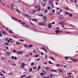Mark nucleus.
<instances>
[{
  "label": "nucleus",
  "instance_id": "1",
  "mask_svg": "<svg viewBox=\"0 0 78 78\" xmlns=\"http://www.w3.org/2000/svg\"><path fill=\"white\" fill-rule=\"evenodd\" d=\"M36 12V10H35L33 11H31L29 12V14H32L35 13Z\"/></svg>",
  "mask_w": 78,
  "mask_h": 78
},
{
  "label": "nucleus",
  "instance_id": "2",
  "mask_svg": "<svg viewBox=\"0 0 78 78\" xmlns=\"http://www.w3.org/2000/svg\"><path fill=\"white\" fill-rule=\"evenodd\" d=\"M38 24V25L41 26H44L46 24V23H39Z\"/></svg>",
  "mask_w": 78,
  "mask_h": 78
},
{
  "label": "nucleus",
  "instance_id": "3",
  "mask_svg": "<svg viewBox=\"0 0 78 78\" xmlns=\"http://www.w3.org/2000/svg\"><path fill=\"white\" fill-rule=\"evenodd\" d=\"M58 24L59 25H64L66 24L64 22V21H61L59 22Z\"/></svg>",
  "mask_w": 78,
  "mask_h": 78
},
{
  "label": "nucleus",
  "instance_id": "4",
  "mask_svg": "<svg viewBox=\"0 0 78 78\" xmlns=\"http://www.w3.org/2000/svg\"><path fill=\"white\" fill-rule=\"evenodd\" d=\"M10 5L11 6H10V9H12V11L14 10V5L12 4H10Z\"/></svg>",
  "mask_w": 78,
  "mask_h": 78
},
{
  "label": "nucleus",
  "instance_id": "5",
  "mask_svg": "<svg viewBox=\"0 0 78 78\" xmlns=\"http://www.w3.org/2000/svg\"><path fill=\"white\" fill-rule=\"evenodd\" d=\"M25 64L24 63H22L21 64L20 67L21 68H24L25 67Z\"/></svg>",
  "mask_w": 78,
  "mask_h": 78
},
{
  "label": "nucleus",
  "instance_id": "6",
  "mask_svg": "<svg viewBox=\"0 0 78 78\" xmlns=\"http://www.w3.org/2000/svg\"><path fill=\"white\" fill-rule=\"evenodd\" d=\"M71 60L73 61V62H78V60L76 59L75 58V59H73V58H71Z\"/></svg>",
  "mask_w": 78,
  "mask_h": 78
},
{
  "label": "nucleus",
  "instance_id": "7",
  "mask_svg": "<svg viewBox=\"0 0 78 78\" xmlns=\"http://www.w3.org/2000/svg\"><path fill=\"white\" fill-rule=\"evenodd\" d=\"M41 49L44 50V51L46 53H47L48 52L46 48H45L44 47L42 48H41Z\"/></svg>",
  "mask_w": 78,
  "mask_h": 78
},
{
  "label": "nucleus",
  "instance_id": "8",
  "mask_svg": "<svg viewBox=\"0 0 78 78\" xmlns=\"http://www.w3.org/2000/svg\"><path fill=\"white\" fill-rule=\"evenodd\" d=\"M41 5L44 7H45V6L46 5L45 2H44V3L43 2H41Z\"/></svg>",
  "mask_w": 78,
  "mask_h": 78
},
{
  "label": "nucleus",
  "instance_id": "9",
  "mask_svg": "<svg viewBox=\"0 0 78 78\" xmlns=\"http://www.w3.org/2000/svg\"><path fill=\"white\" fill-rule=\"evenodd\" d=\"M2 33L4 35H7V33L4 31H2Z\"/></svg>",
  "mask_w": 78,
  "mask_h": 78
},
{
  "label": "nucleus",
  "instance_id": "10",
  "mask_svg": "<svg viewBox=\"0 0 78 78\" xmlns=\"http://www.w3.org/2000/svg\"><path fill=\"white\" fill-rule=\"evenodd\" d=\"M41 10V7L40 6H39V7L37 9V11L38 12H39Z\"/></svg>",
  "mask_w": 78,
  "mask_h": 78
},
{
  "label": "nucleus",
  "instance_id": "11",
  "mask_svg": "<svg viewBox=\"0 0 78 78\" xmlns=\"http://www.w3.org/2000/svg\"><path fill=\"white\" fill-rule=\"evenodd\" d=\"M50 72H53L56 73L57 72V70H54V69H52L50 70Z\"/></svg>",
  "mask_w": 78,
  "mask_h": 78
},
{
  "label": "nucleus",
  "instance_id": "12",
  "mask_svg": "<svg viewBox=\"0 0 78 78\" xmlns=\"http://www.w3.org/2000/svg\"><path fill=\"white\" fill-rule=\"evenodd\" d=\"M52 26V25H51V23H49V24H48V28H51V27Z\"/></svg>",
  "mask_w": 78,
  "mask_h": 78
},
{
  "label": "nucleus",
  "instance_id": "13",
  "mask_svg": "<svg viewBox=\"0 0 78 78\" xmlns=\"http://www.w3.org/2000/svg\"><path fill=\"white\" fill-rule=\"evenodd\" d=\"M64 19V17L63 16H61L60 18H58L59 19L61 20H63Z\"/></svg>",
  "mask_w": 78,
  "mask_h": 78
},
{
  "label": "nucleus",
  "instance_id": "14",
  "mask_svg": "<svg viewBox=\"0 0 78 78\" xmlns=\"http://www.w3.org/2000/svg\"><path fill=\"white\" fill-rule=\"evenodd\" d=\"M58 71L61 73H63V70L61 69H58Z\"/></svg>",
  "mask_w": 78,
  "mask_h": 78
},
{
  "label": "nucleus",
  "instance_id": "15",
  "mask_svg": "<svg viewBox=\"0 0 78 78\" xmlns=\"http://www.w3.org/2000/svg\"><path fill=\"white\" fill-rule=\"evenodd\" d=\"M27 76V75H22L20 77L21 78H23V77H26Z\"/></svg>",
  "mask_w": 78,
  "mask_h": 78
},
{
  "label": "nucleus",
  "instance_id": "16",
  "mask_svg": "<svg viewBox=\"0 0 78 78\" xmlns=\"http://www.w3.org/2000/svg\"><path fill=\"white\" fill-rule=\"evenodd\" d=\"M43 18L44 20H46V16H45L44 17H43Z\"/></svg>",
  "mask_w": 78,
  "mask_h": 78
},
{
  "label": "nucleus",
  "instance_id": "17",
  "mask_svg": "<svg viewBox=\"0 0 78 78\" xmlns=\"http://www.w3.org/2000/svg\"><path fill=\"white\" fill-rule=\"evenodd\" d=\"M38 16H41V17H43V15L42 13H41L40 14H39Z\"/></svg>",
  "mask_w": 78,
  "mask_h": 78
},
{
  "label": "nucleus",
  "instance_id": "18",
  "mask_svg": "<svg viewBox=\"0 0 78 78\" xmlns=\"http://www.w3.org/2000/svg\"><path fill=\"white\" fill-rule=\"evenodd\" d=\"M22 51H20L18 52H17L16 53H17V54H21V53H22Z\"/></svg>",
  "mask_w": 78,
  "mask_h": 78
},
{
  "label": "nucleus",
  "instance_id": "19",
  "mask_svg": "<svg viewBox=\"0 0 78 78\" xmlns=\"http://www.w3.org/2000/svg\"><path fill=\"white\" fill-rule=\"evenodd\" d=\"M16 44H17V45H19L20 44H22V43H20L19 42H16Z\"/></svg>",
  "mask_w": 78,
  "mask_h": 78
},
{
  "label": "nucleus",
  "instance_id": "20",
  "mask_svg": "<svg viewBox=\"0 0 78 78\" xmlns=\"http://www.w3.org/2000/svg\"><path fill=\"white\" fill-rule=\"evenodd\" d=\"M11 18L12 19H13V20H15V21H17V20L15 18H14L13 17L11 16Z\"/></svg>",
  "mask_w": 78,
  "mask_h": 78
},
{
  "label": "nucleus",
  "instance_id": "21",
  "mask_svg": "<svg viewBox=\"0 0 78 78\" xmlns=\"http://www.w3.org/2000/svg\"><path fill=\"white\" fill-rule=\"evenodd\" d=\"M23 46H24V47H26V48H28V45H25V44H23Z\"/></svg>",
  "mask_w": 78,
  "mask_h": 78
},
{
  "label": "nucleus",
  "instance_id": "22",
  "mask_svg": "<svg viewBox=\"0 0 78 78\" xmlns=\"http://www.w3.org/2000/svg\"><path fill=\"white\" fill-rule=\"evenodd\" d=\"M49 58H51V59H52V60H53V61H55V59L54 58H53V57H49Z\"/></svg>",
  "mask_w": 78,
  "mask_h": 78
},
{
  "label": "nucleus",
  "instance_id": "23",
  "mask_svg": "<svg viewBox=\"0 0 78 78\" xmlns=\"http://www.w3.org/2000/svg\"><path fill=\"white\" fill-rule=\"evenodd\" d=\"M50 69V67H47L46 68V69L48 71Z\"/></svg>",
  "mask_w": 78,
  "mask_h": 78
},
{
  "label": "nucleus",
  "instance_id": "24",
  "mask_svg": "<svg viewBox=\"0 0 78 78\" xmlns=\"http://www.w3.org/2000/svg\"><path fill=\"white\" fill-rule=\"evenodd\" d=\"M24 15L25 16H27V17H30V16H29L28 15H27V14H24Z\"/></svg>",
  "mask_w": 78,
  "mask_h": 78
},
{
  "label": "nucleus",
  "instance_id": "25",
  "mask_svg": "<svg viewBox=\"0 0 78 78\" xmlns=\"http://www.w3.org/2000/svg\"><path fill=\"white\" fill-rule=\"evenodd\" d=\"M40 68H41V66H38L37 70H39V69H40Z\"/></svg>",
  "mask_w": 78,
  "mask_h": 78
},
{
  "label": "nucleus",
  "instance_id": "26",
  "mask_svg": "<svg viewBox=\"0 0 78 78\" xmlns=\"http://www.w3.org/2000/svg\"><path fill=\"white\" fill-rule=\"evenodd\" d=\"M21 24H22V25H24V24H26V23H24L23 22H22L21 23Z\"/></svg>",
  "mask_w": 78,
  "mask_h": 78
},
{
  "label": "nucleus",
  "instance_id": "27",
  "mask_svg": "<svg viewBox=\"0 0 78 78\" xmlns=\"http://www.w3.org/2000/svg\"><path fill=\"white\" fill-rule=\"evenodd\" d=\"M15 10L17 11V12H18L19 14H20V12L19 10H17L16 9Z\"/></svg>",
  "mask_w": 78,
  "mask_h": 78
},
{
  "label": "nucleus",
  "instance_id": "28",
  "mask_svg": "<svg viewBox=\"0 0 78 78\" xmlns=\"http://www.w3.org/2000/svg\"><path fill=\"white\" fill-rule=\"evenodd\" d=\"M69 17H72L73 16V15L72 14H69Z\"/></svg>",
  "mask_w": 78,
  "mask_h": 78
},
{
  "label": "nucleus",
  "instance_id": "29",
  "mask_svg": "<svg viewBox=\"0 0 78 78\" xmlns=\"http://www.w3.org/2000/svg\"><path fill=\"white\" fill-rule=\"evenodd\" d=\"M55 32L57 34H58L59 33V31L58 30L55 31Z\"/></svg>",
  "mask_w": 78,
  "mask_h": 78
},
{
  "label": "nucleus",
  "instance_id": "30",
  "mask_svg": "<svg viewBox=\"0 0 78 78\" xmlns=\"http://www.w3.org/2000/svg\"><path fill=\"white\" fill-rule=\"evenodd\" d=\"M50 9H51L50 7H49V6H48V7H47V9L48 10H50Z\"/></svg>",
  "mask_w": 78,
  "mask_h": 78
},
{
  "label": "nucleus",
  "instance_id": "31",
  "mask_svg": "<svg viewBox=\"0 0 78 78\" xmlns=\"http://www.w3.org/2000/svg\"><path fill=\"white\" fill-rule=\"evenodd\" d=\"M29 46L30 47H33V45H31V44H30Z\"/></svg>",
  "mask_w": 78,
  "mask_h": 78
},
{
  "label": "nucleus",
  "instance_id": "32",
  "mask_svg": "<svg viewBox=\"0 0 78 78\" xmlns=\"http://www.w3.org/2000/svg\"><path fill=\"white\" fill-rule=\"evenodd\" d=\"M9 32L10 33H13V32L11 30H9Z\"/></svg>",
  "mask_w": 78,
  "mask_h": 78
},
{
  "label": "nucleus",
  "instance_id": "33",
  "mask_svg": "<svg viewBox=\"0 0 78 78\" xmlns=\"http://www.w3.org/2000/svg\"><path fill=\"white\" fill-rule=\"evenodd\" d=\"M48 63L50 64H53V63L52 62H51L50 61H48Z\"/></svg>",
  "mask_w": 78,
  "mask_h": 78
},
{
  "label": "nucleus",
  "instance_id": "34",
  "mask_svg": "<svg viewBox=\"0 0 78 78\" xmlns=\"http://www.w3.org/2000/svg\"><path fill=\"white\" fill-rule=\"evenodd\" d=\"M1 3L4 6H5V3H3V2H1Z\"/></svg>",
  "mask_w": 78,
  "mask_h": 78
},
{
  "label": "nucleus",
  "instance_id": "35",
  "mask_svg": "<svg viewBox=\"0 0 78 78\" xmlns=\"http://www.w3.org/2000/svg\"><path fill=\"white\" fill-rule=\"evenodd\" d=\"M65 13L66 14V15H69V13H67V12H65Z\"/></svg>",
  "mask_w": 78,
  "mask_h": 78
},
{
  "label": "nucleus",
  "instance_id": "36",
  "mask_svg": "<svg viewBox=\"0 0 78 78\" xmlns=\"http://www.w3.org/2000/svg\"><path fill=\"white\" fill-rule=\"evenodd\" d=\"M32 20L34 21H37V20L36 19H33Z\"/></svg>",
  "mask_w": 78,
  "mask_h": 78
},
{
  "label": "nucleus",
  "instance_id": "37",
  "mask_svg": "<svg viewBox=\"0 0 78 78\" xmlns=\"http://www.w3.org/2000/svg\"><path fill=\"white\" fill-rule=\"evenodd\" d=\"M69 58V57H65V59L66 60H67L68 59V58Z\"/></svg>",
  "mask_w": 78,
  "mask_h": 78
},
{
  "label": "nucleus",
  "instance_id": "38",
  "mask_svg": "<svg viewBox=\"0 0 78 78\" xmlns=\"http://www.w3.org/2000/svg\"><path fill=\"white\" fill-rule=\"evenodd\" d=\"M52 76H53V74H51L50 75V76L51 78H52Z\"/></svg>",
  "mask_w": 78,
  "mask_h": 78
},
{
  "label": "nucleus",
  "instance_id": "39",
  "mask_svg": "<svg viewBox=\"0 0 78 78\" xmlns=\"http://www.w3.org/2000/svg\"><path fill=\"white\" fill-rule=\"evenodd\" d=\"M34 52V53H36V50H33Z\"/></svg>",
  "mask_w": 78,
  "mask_h": 78
},
{
  "label": "nucleus",
  "instance_id": "40",
  "mask_svg": "<svg viewBox=\"0 0 78 78\" xmlns=\"http://www.w3.org/2000/svg\"><path fill=\"white\" fill-rule=\"evenodd\" d=\"M32 68H30V69H29V71L30 72H31L32 71Z\"/></svg>",
  "mask_w": 78,
  "mask_h": 78
},
{
  "label": "nucleus",
  "instance_id": "41",
  "mask_svg": "<svg viewBox=\"0 0 78 78\" xmlns=\"http://www.w3.org/2000/svg\"><path fill=\"white\" fill-rule=\"evenodd\" d=\"M19 41H20L23 42L24 41V40H23L20 39Z\"/></svg>",
  "mask_w": 78,
  "mask_h": 78
},
{
  "label": "nucleus",
  "instance_id": "42",
  "mask_svg": "<svg viewBox=\"0 0 78 78\" xmlns=\"http://www.w3.org/2000/svg\"><path fill=\"white\" fill-rule=\"evenodd\" d=\"M65 9H66V10H69V9L67 7H66L65 8Z\"/></svg>",
  "mask_w": 78,
  "mask_h": 78
},
{
  "label": "nucleus",
  "instance_id": "43",
  "mask_svg": "<svg viewBox=\"0 0 78 78\" xmlns=\"http://www.w3.org/2000/svg\"><path fill=\"white\" fill-rule=\"evenodd\" d=\"M30 24H31V25H34L33 24L31 23V21L30 20Z\"/></svg>",
  "mask_w": 78,
  "mask_h": 78
},
{
  "label": "nucleus",
  "instance_id": "44",
  "mask_svg": "<svg viewBox=\"0 0 78 78\" xmlns=\"http://www.w3.org/2000/svg\"><path fill=\"white\" fill-rule=\"evenodd\" d=\"M5 44L6 45H9V44L8 43H7V42H6L5 43Z\"/></svg>",
  "mask_w": 78,
  "mask_h": 78
},
{
  "label": "nucleus",
  "instance_id": "45",
  "mask_svg": "<svg viewBox=\"0 0 78 78\" xmlns=\"http://www.w3.org/2000/svg\"><path fill=\"white\" fill-rule=\"evenodd\" d=\"M56 66H58L60 67V65L59 64H57V65H56Z\"/></svg>",
  "mask_w": 78,
  "mask_h": 78
},
{
  "label": "nucleus",
  "instance_id": "46",
  "mask_svg": "<svg viewBox=\"0 0 78 78\" xmlns=\"http://www.w3.org/2000/svg\"><path fill=\"white\" fill-rule=\"evenodd\" d=\"M0 74L1 76H4V75L1 73H0Z\"/></svg>",
  "mask_w": 78,
  "mask_h": 78
},
{
  "label": "nucleus",
  "instance_id": "47",
  "mask_svg": "<svg viewBox=\"0 0 78 78\" xmlns=\"http://www.w3.org/2000/svg\"><path fill=\"white\" fill-rule=\"evenodd\" d=\"M2 71L3 72V73H6L5 72L4 70H2Z\"/></svg>",
  "mask_w": 78,
  "mask_h": 78
},
{
  "label": "nucleus",
  "instance_id": "48",
  "mask_svg": "<svg viewBox=\"0 0 78 78\" xmlns=\"http://www.w3.org/2000/svg\"><path fill=\"white\" fill-rule=\"evenodd\" d=\"M40 75L41 76H43L44 75V74L43 73H40Z\"/></svg>",
  "mask_w": 78,
  "mask_h": 78
},
{
  "label": "nucleus",
  "instance_id": "49",
  "mask_svg": "<svg viewBox=\"0 0 78 78\" xmlns=\"http://www.w3.org/2000/svg\"><path fill=\"white\" fill-rule=\"evenodd\" d=\"M44 12L45 13H47V12H48V11L46 9L45 10Z\"/></svg>",
  "mask_w": 78,
  "mask_h": 78
},
{
  "label": "nucleus",
  "instance_id": "50",
  "mask_svg": "<svg viewBox=\"0 0 78 78\" xmlns=\"http://www.w3.org/2000/svg\"><path fill=\"white\" fill-rule=\"evenodd\" d=\"M42 72L44 73V74L46 73V72H45L44 70H42Z\"/></svg>",
  "mask_w": 78,
  "mask_h": 78
},
{
  "label": "nucleus",
  "instance_id": "51",
  "mask_svg": "<svg viewBox=\"0 0 78 78\" xmlns=\"http://www.w3.org/2000/svg\"><path fill=\"white\" fill-rule=\"evenodd\" d=\"M34 65V62H32L31 64V66H33Z\"/></svg>",
  "mask_w": 78,
  "mask_h": 78
},
{
  "label": "nucleus",
  "instance_id": "52",
  "mask_svg": "<svg viewBox=\"0 0 78 78\" xmlns=\"http://www.w3.org/2000/svg\"><path fill=\"white\" fill-rule=\"evenodd\" d=\"M2 34L1 33V32H0V37H2Z\"/></svg>",
  "mask_w": 78,
  "mask_h": 78
},
{
  "label": "nucleus",
  "instance_id": "53",
  "mask_svg": "<svg viewBox=\"0 0 78 78\" xmlns=\"http://www.w3.org/2000/svg\"><path fill=\"white\" fill-rule=\"evenodd\" d=\"M31 77V76H28L27 77V78H30Z\"/></svg>",
  "mask_w": 78,
  "mask_h": 78
},
{
  "label": "nucleus",
  "instance_id": "54",
  "mask_svg": "<svg viewBox=\"0 0 78 78\" xmlns=\"http://www.w3.org/2000/svg\"><path fill=\"white\" fill-rule=\"evenodd\" d=\"M11 58L12 59H13L14 58V56H12L11 57Z\"/></svg>",
  "mask_w": 78,
  "mask_h": 78
},
{
  "label": "nucleus",
  "instance_id": "55",
  "mask_svg": "<svg viewBox=\"0 0 78 78\" xmlns=\"http://www.w3.org/2000/svg\"><path fill=\"white\" fill-rule=\"evenodd\" d=\"M39 55H35L34 57H39Z\"/></svg>",
  "mask_w": 78,
  "mask_h": 78
},
{
  "label": "nucleus",
  "instance_id": "56",
  "mask_svg": "<svg viewBox=\"0 0 78 78\" xmlns=\"http://www.w3.org/2000/svg\"><path fill=\"white\" fill-rule=\"evenodd\" d=\"M33 69H37V68L36 67H34L33 68Z\"/></svg>",
  "mask_w": 78,
  "mask_h": 78
},
{
  "label": "nucleus",
  "instance_id": "57",
  "mask_svg": "<svg viewBox=\"0 0 78 78\" xmlns=\"http://www.w3.org/2000/svg\"><path fill=\"white\" fill-rule=\"evenodd\" d=\"M14 59L15 60H17V57H15L14 58Z\"/></svg>",
  "mask_w": 78,
  "mask_h": 78
},
{
  "label": "nucleus",
  "instance_id": "58",
  "mask_svg": "<svg viewBox=\"0 0 78 78\" xmlns=\"http://www.w3.org/2000/svg\"><path fill=\"white\" fill-rule=\"evenodd\" d=\"M55 4L56 5H58V2H55Z\"/></svg>",
  "mask_w": 78,
  "mask_h": 78
},
{
  "label": "nucleus",
  "instance_id": "59",
  "mask_svg": "<svg viewBox=\"0 0 78 78\" xmlns=\"http://www.w3.org/2000/svg\"><path fill=\"white\" fill-rule=\"evenodd\" d=\"M68 74L69 75H71L72 73H68Z\"/></svg>",
  "mask_w": 78,
  "mask_h": 78
},
{
  "label": "nucleus",
  "instance_id": "60",
  "mask_svg": "<svg viewBox=\"0 0 78 78\" xmlns=\"http://www.w3.org/2000/svg\"><path fill=\"white\" fill-rule=\"evenodd\" d=\"M12 65L13 66H16V64H12Z\"/></svg>",
  "mask_w": 78,
  "mask_h": 78
},
{
  "label": "nucleus",
  "instance_id": "61",
  "mask_svg": "<svg viewBox=\"0 0 78 78\" xmlns=\"http://www.w3.org/2000/svg\"><path fill=\"white\" fill-rule=\"evenodd\" d=\"M13 52H16V51L15 50H13Z\"/></svg>",
  "mask_w": 78,
  "mask_h": 78
},
{
  "label": "nucleus",
  "instance_id": "62",
  "mask_svg": "<svg viewBox=\"0 0 78 78\" xmlns=\"http://www.w3.org/2000/svg\"><path fill=\"white\" fill-rule=\"evenodd\" d=\"M7 42H8V43H10V40H8L7 41Z\"/></svg>",
  "mask_w": 78,
  "mask_h": 78
},
{
  "label": "nucleus",
  "instance_id": "63",
  "mask_svg": "<svg viewBox=\"0 0 78 78\" xmlns=\"http://www.w3.org/2000/svg\"><path fill=\"white\" fill-rule=\"evenodd\" d=\"M5 48H6V49L7 50L9 49V47H5Z\"/></svg>",
  "mask_w": 78,
  "mask_h": 78
},
{
  "label": "nucleus",
  "instance_id": "64",
  "mask_svg": "<svg viewBox=\"0 0 78 78\" xmlns=\"http://www.w3.org/2000/svg\"><path fill=\"white\" fill-rule=\"evenodd\" d=\"M25 55L27 57H29V55Z\"/></svg>",
  "mask_w": 78,
  "mask_h": 78
}]
</instances>
